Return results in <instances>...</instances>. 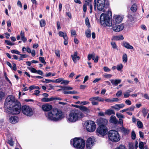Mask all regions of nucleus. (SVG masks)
Returning <instances> with one entry per match:
<instances>
[{
  "label": "nucleus",
  "instance_id": "obj_1",
  "mask_svg": "<svg viewBox=\"0 0 149 149\" xmlns=\"http://www.w3.org/2000/svg\"><path fill=\"white\" fill-rule=\"evenodd\" d=\"M45 115L48 120L54 121L60 120L64 117L63 112L56 110H52Z\"/></svg>",
  "mask_w": 149,
  "mask_h": 149
},
{
  "label": "nucleus",
  "instance_id": "obj_2",
  "mask_svg": "<svg viewBox=\"0 0 149 149\" xmlns=\"http://www.w3.org/2000/svg\"><path fill=\"white\" fill-rule=\"evenodd\" d=\"M84 116L82 113L79 110L74 109L72 110L70 113L68 120L71 122H74L82 118Z\"/></svg>",
  "mask_w": 149,
  "mask_h": 149
},
{
  "label": "nucleus",
  "instance_id": "obj_3",
  "mask_svg": "<svg viewBox=\"0 0 149 149\" xmlns=\"http://www.w3.org/2000/svg\"><path fill=\"white\" fill-rule=\"evenodd\" d=\"M19 103L14 96L10 95L8 96L6 99L4 107L8 110L9 109L13 108Z\"/></svg>",
  "mask_w": 149,
  "mask_h": 149
},
{
  "label": "nucleus",
  "instance_id": "obj_4",
  "mask_svg": "<svg viewBox=\"0 0 149 149\" xmlns=\"http://www.w3.org/2000/svg\"><path fill=\"white\" fill-rule=\"evenodd\" d=\"M85 141L82 139L75 138L70 140V144L77 149H83L85 146Z\"/></svg>",
  "mask_w": 149,
  "mask_h": 149
},
{
  "label": "nucleus",
  "instance_id": "obj_5",
  "mask_svg": "<svg viewBox=\"0 0 149 149\" xmlns=\"http://www.w3.org/2000/svg\"><path fill=\"white\" fill-rule=\"evenodd\" d=\"M108 136L109 139L113 142L116 143L120 139V136L118 132L114 130H109Z\"/></svg>",
  "mask_w": 149,
  "mask_h": 149
},
{
  "label": "nucleus",
  "instance_id": "obj_6",
  "mask_svg": "<svg viewBox=\"0 0 149 149\" xmlns=\"http://www.w3.org/2000/svg\"><path fill=\"white\" fill-rule=\"evenodd\" d=\"M100 22L102 24L108 26H111L112 25L109 16L104 13H102L100 16Z\"/></svg>",
  "mask_w": 149,
  "mask_h": 149
},
{
  "label": "nucleus",
  "instance_id": "obj_7",
  "mask_svg": "<svg viewBox=\"0 0 149 149\" xmlns=\"http://www.w3.org/2000/svg\"><path fill=\"white\" fill-rule=\"evenodd\" d=\"M105 0H94V10H95L96 7L97 9L100 11H104V8L105 3Z\"/></svg>",
  "mask_w": 149,
  "mask_h": 149
},
{
  "label": "nucleus",
  "instance_id": "obj_8",
  "mask_svg": "<svg viewBox=\"0 0 149 149\" xmlns=\"http://www.w3.org/2000/svg\"><path fill=\"white\" fill-rule=\"evenodd\" d=\"M22 111L24 114L28 116H31L33 114L32 109L28 106H22Z\"/></svg>",
  "mask_w": 149,
  "mask_h": 149
},
{
  "label": "nucleus",
  "instance_id": "obj_9",
  "mask_svg": "<svg viewBox=\"0 0 149 149\" xmlns=\"http://www.w3.org/2000/svg\"><path fill=\"white\" fill-rule=\"evenodd\" d=\"M21 109V105L19 102L11 109H9L7 110L8 113L13 114H19L20 112Z\"/></svg>",
  "mask_w": 149,
  "mask_h": 149
},
{
  "label": "nucleus",
  "instance_id": "obj_10",
  "mask_svg": "<svg viewBox=\"0 0 149 149\" xmlns=\"http://www.w3.org/2000/svg\"><path fill=\"white\" fill-rule=\"evenodd\" d=\"M87 130L90 132L94 131L96 128V125L94 122L89 120L88 121L86 125Z\"/></svg>",
  "mask_w": 149,
  "mask_h": 149
},
{
  "label": "nucleus",
  "instance_id": "obj_11",
  "mask_svg": "<svg viewBox=\"0 0 149 149\" xmlns=\"http://www.w3.org/2000/svg\"><path fill=\"white\" fill-rule=\"evenodd\" d=\"M107 129L104 125H100L96 131L97 133H98L101 135L104 136L107 133Z\"/></svg>",
  "mask_w": 149,
  "mask_h": 149
},
{
  "label": "nucleus",
  "instance_id": "obj_12",
  "mask_svg": "<svg viewBox=\"0 0 149 149\" xmlns=\"http://www.w3.org/2000/svg\"><path fill=\"white\" fill-rule=\"evenodd\" d=\"M117 24H115L112 23V29L116 32H119L123 29L124 28L123 24H122L120 25H117Z\"/></svg>",
  "mask_w": 149,
  "mask_h": 149
},
{
  "label": "nucleus",
  "instance_id": "obj_13",
  "mask_svg": "<svg viewBox=\"0 0 149 149\" xmlns=\"http://www.w3.org/2000/svg\"><path fill=\"white\" fill-rule=\"evenodd\" d=\"M95 139L93 137H91L88 138L86 143V148L88 149L91 148L92 147L94 143Z\"/></svg>",
  "mask_w": 149,
  "mask_h": 149
},
{
  "label": "nucleus",
  "instance_id": "obj_14",
  "mask_svg": "<svg viewBox=\"0 0 149 149\" xmlns=\"http://www.w3.org/2000/svg\"><path fill=\"white\" fill-rule=\"evenodd\" d=\"M123 18L119 15H115L113 17V24H118L121 22Z\"/></svg>",
  "mask_w": 149,
  "mask_h": 149
},
{
  "label": "nucleus",
  "instance_id": "obj_15",
  "mask_svg": "<svg viewBox=\"0 0 149 149\" xmlns=\"http://www.w3.org/2000/svg\"><path fill=\"white\" fill-rule=\"evenodd\" d=\"M52 108L51 105L49 104H44L42 105V108L44 111H49Z\"/></svg>",
  "mask_w": 149,
  "mask_h": 149
},
{
  "label": "nucleus",
  "instance_id": "obj_16",
  "mask_svg": "<svg viewBox=\"0 0 149 149\" xmlns=\"http://www.w3.org/2000/svg\"><path fill=\"white\" fill-rule=\"evenodd\" d=\"M110 123L117 124L118 123V121L116 118V117L114 116H111L110 118Z\"/></svg>",
  "mask_w": 149,
  "mask_h": 149
},
{
  "label": "nucleus",
  "instance_id": "obj_17",
  "mask_svg": "<svg viewBox=\"0 0 149 149\" xmlns=\"http://www.w3.org/2000/svg\"><path fill=\"white\" fill-rule=\"evenodd\" d=\"M77 52H74L73 55H72L71 56L72 58V60L74 63H75L77 62L76 58L78 60H79V56H77Z\"/></svg>",
  "mask_w": 149,
  "mask_h": 149
},
{
  "label": "nucleus",
  "instance_id": "obj_18",
  "mask_svg": "<svg viewBox=\"0 0 149 149\" xmlns=\"http://www.w3.org/2000/svg\"><path fill=\"white\" fill-rule=\"evenodd\" d=\"M18 118L15 116H12L9 118L10 122L12 123L15 124L17 122Z\"/></svg>",
  "mask_w": 149,
  "mask_h": 149
},
{
  "label": "nucleus",
  "instance_id": "obj_19",
  "mask_svg": "<svg viewBox=\"0 0 149 149\" xmlns=\"http://www.w3.org/2000/svg\"><path fill=\"white\" fill-rule=\"evenodd\" d=\"M89 100L90 101H94L97 100L99 101L103 102L104 101V99L101 97H92L89 99Z\"/></svg>",
  "mask_w": 149,
  "mask_h": 149
},
{
  "label": "nucleus",
  "instance_id": "obj_20",
  "mask_svg": "<svg viewBox=\"0 0 149 149\" xmlns=\"http://www.w3.org/2000/svg\"><path fill=\"white\" fill-rule=\"evenodd\" d=\"M110 81L113 85L117 86L118 84L120 83L121 81V79H111Z\"/></svg>",
  "mask_w": 149,
  "mask_h": 149
},
{
  "label": "nucleus",
  "instance_id": "obj_21",
  "mask_svg": "<svg viewBox=\"0 0 149 149\" xmlns=\"http://www.w3.org/2000/svg\"><path fill=\"white\" fill-rule=\"evenodd\" d=\"M123 46L125 47L127 49H134V48L131 45H130V44L128 42H123Z\"/></svg>",
  "mask_w": 149,
  "mask_h": 149
},
{
  "label": "nucleus",
  "instance_id": "obj_22",
  "mask_svg": "<svg viewBox=\"0 0 149 149\" xmlns=\"http://www.w3.org/2000/svg\"><path fill=\"white\" fill-rule=\"evenodd\" d=\"M124 39V38L123 35H120L118 36H113L112 38V40H123Z\"/></svg>",
  "mask_w": 149,
  "mask_h": 149
},
{
  "label": "nucleus",
  "instance_id": "obj_23",
  "mask_svg": "<svg viewBox=\"0 0 149 149\" xmlns=\"http://www.w3.org/2000/svg\"><path fill=\"white\" fill-rule=\"evenodd\" d=\"M99 121L101 124L100 125H104L105 126V125L107 124L108 123L107 120L104 118H101L99 119Z\"/></svg>",
  "mask_w": 149,
  "mask_h": 149
},
{
  "label": "nucleus",
  "instance_id": "obj_24",
  "mask_svg": "<svg viewBox=\"0 0 149 149\" xmlns=\"http://www.w3.org/2000/svg\"><path fill=\"white\" fill-rule=\"evenodd\" d=\"M121 132L125 134H127L129 133V130L122 126L120 128Z\"/></svg>",
  "mask_w": 149,
  "mask_h": 149
},
{
  "label": "nucleus",
  "instance_id": "obj_25",
  "mask_svg": "<svg viewBox=\"0 0 149 149\" xmlns=\"http://www.w3.org/2000/svg\"><path fill=\"white\" fill-rule=\"evenodd\" d=\"M80 109L81 111L85 112L86 113H88L89 112V110L85 106H81L80 107Z\"/></svg>",
  "mask_w": 149,
  "mask_h": 149
},
{
  "label": "nucleus",
  "instance_id": "obj_26",
  "mask_svg": "<svg viewBox=\"0 0 149 149\" xmlns=\"http://www.w3.org/2000/svg\"><path fill=\"white\" fill-rule=\"evenodd\" d=\"M105 114L108 115H111L112 114H115V112L114 110L112 109H109L105 111Z\"/></svg>",
  "mask_w": 149,
  "mask_h": 149
},
{
  "label": "nucleus",
  "instance_id": "obj_27",
  "mask_svg": "<svg viewBox=\"0 0 149 149\" xmlns=\"http://www.w3.org/2000/svg\"><path fill=\"white\" fill-rule=\"evenodd\" d=\"M86 1L88 3V7L90 9V13H91L92 10V6L91 3V0H86Z\"/></svg>",
  "mask_w": 149,
  "mask_h": 149
},
{
  "label": "nucleus",
  "instance_id": "obj_28",
  "mask_svg": "<svg viewBox=\"0 0 149 149\" xmlns=\"http://www.w3.org/2000/svg\"><path fill=\"white\" fill-rule=\"evenodd\" d=\"M86 36L88 38H90L91 37V31L90 29H87L85 32Z\"/></svg>",
  "mask_w": 149,
  "mask_h": 149
},
{
  "label": "nucleus",
  "instance_id": "obj_29",
  "mask_svg": "<svg viewBox=\"0 0 149 149\" xmlns=\"http://www.w3.org/2000/svg\"><path fill=\"white\" fill-rule=\"evenodd\" d=\"M123 61L124 63H126L127 61V57L126 54H124L122 57Z\"/></svg>",
  "mask_w": 149,
  "mask_h": 149
},
{
  "label": "nucleus",
  "instance_id": "obj_30",
  "mask_svg": "<svg viewBox=\"0 0 149 149\" xmlns=\"http://www.w3.org/2000/svg\"><path fill=\"white\" fill-rule=\"evenodd\" d=\"M41 100L42 102H48L52 101V97L50 98L48 97H43V98Z\"/></svg>",
  "mask_w": 149,
  "mask_h": 149
},
{
  "label": "nucleus",
  "instance_id": "obj_31",
  "mask_svg": "<svg viewBox=\"0 0 149 149\" xmlns=\"http://www.w3.org/2000/svg\"><path fill=\"white\" fill-rule=\"evenodd\" d=\"M77 92L76 91H64L63 93L65 94H75L77 93Z\"/></svg>",
  "mask_w": 149,
  "mask_h": 149
},
{
  "label": "nucleus",
  "instance_id": "obj_32",
  "mask_svg": "<svg viewBox=\"0 0 149 149\" xmlns=\"http://www.w3.org/2000/svg\"><path fill=\"white\" fill-rule=\"evenodd\" d=\"M142 113L143 114V115L144 117H145L148 112V110L145 108H143L142 111Z\"/></svg>",
  "mask_w": 149,
  "mask_h": 149
},
{
  "label": "nucleus",
  "instance_id": "obj_33",
  "mask_svg": "<svg viewBox=\"0 0 149 149\" xmlns=\"http://www.w3.org/2000/svg\"><path fill=\"white\" fill-rule=\"evenodd\" d=\"M137 6L135 4H134L133 5H132V6L131 8V10L133 12H136L137 10Z\"/></svg>",
  "mask_w": 149,
  "mask_h": 149
},
{
  "label": "nucleus",
  "instance_id": "obj_34",
  "mask_svg": "<svg viewBox=\"0 0 149 149\" xmlns=\"http://www.w3.org/2000/svg\"><path fill=\"white\" fill-rule=\"evenodd\" d=\"M137 126L139 128H141L143 125L142 123L140 121H138L137 123Z\"/></svg>",
  "mask_w": 149,
  "mask_h": 149
},
{
  "label": "nucleus",
  "instance_id": "obj_35",
  "mask_svg": "<svg viewBox=\"0 0 149 149\" xmlns=\"http://www.w3.org/2000/svg\"><path fill=\"white\" fill-rule=\"evenodd\" d=\"M58 34L60 36L63 37V38L66 37H68L66 33H65L61 31L59 32Z\"/></svg>",
  "mask_w": 149,
  "mask_h": 149
},
{
  "label": "nucleus",
  "instance_id": "obj_36",
  "mask_svg": "<svg viewBox=\"0 0 149 149\" xmlns=\"http://www.w3.org/2000/svg\"><path fill=\"white\" fill-rule=\"evenodd\" d=\"M7 142L11 146H13L14 145L13 141V139L11 138L8 139Z\"/></svg>",
  "mask_w": 149,
  "mask_h": 149
},
{
  "label": "nucleus",
  "instance_id": "obj_37",
  "mask_svg": "<svg viewBox=\"0 0 149 149\" xmlns=\"http://www.w3.org/2000/svg\"><path fill=\"white\" fill-rule=\"evenodd\" d=\"M85 3L84 4L83 6V11L84 12H86L87 10L86 7L88 6V3L86 1H85Z\"/></svg>",
  "mask_w": 149,
  "mask_h": 149
},
{
  "label": "nucleus",
  "instance_id": "obj_38",
  "mask_svg": "<svg viewBox=\"0 0 149 149\" xmlns=\"http://www.w3.org/2000/svg\"><path fill=\"white\" fill-rule=\"evenodd\" d=\"M111 45L112 46V48L113 49H116L117 50V47L116 45L115 42H111Z\"/></svg>",
  "mask_w": 149,
  "mask_h": 149
},
{
  "label": "nucleus",
  "instance_id": "obj_39",
  "mask_svg": "<svg viewBox=\"0 0 149 149\" xmlns=\"http://www.w3.org/2000/svg\"><path fill=\"white\" fill-rule=\"evenodd\" d=\"M45 25V22L44 19H42L40 21V26L41 27H43Z\"/></svg>",
  "mask_w": 149,
  "mask_h": 149
},
{
  "label": "nucleus",
  "instance_id": "obj_40",
  "mask_svg": "<svg viewBox=\"0 0 149 149\" xmlns=\"http://www.w3.org/2000/svg\"><path fill=\"white\" fill-rule=\"evenodd\" d=\"M123 68V64L121 63L118 65L116 66V69L118 71L121 70Z\"/></svg>",
  "mask_w": 149,
  "mask_h": 149
},
{
  "label": "nucleus",
  "instance_id": "obj_41",
  "mask_svg": "<svg viewBox=\"0 0 149 149\" xmlns=\"http://www.w3.org/2000/svg\"><path fill=\"white\" fill-rule=\"evenodd\" d=\"M19 55L20 56V57L19 58L20 60H22L23 58H26L27 57V55L25 54H20Z\"/></svg>",
  "mask_w": 149,
  "mask_h": 149
},
{
  "label": "nucleus",
  "instance_id": "obj_42",
  "mask_svg": "<svg viewBox=\"0 0 149 149\" xmlns=\"http://www.w3.org/2000/svg\"><path fill=\"white\" fill-rule=\"evenodd\" d=\"M85 23L87 26L88 27H90V25L89 21V19L88 17H86L85 19Z\"/></svg>",
  "mask_w": 149,
  "mask_h": 149
},
{
  "label": "nucleus",
  "instance_id": "obj_43",
  "mask_svg": "<svg viewBox=\"0 0 149 149\" xmlns=\"http://www.w3.org/2000/svg\"><path fill=\"white\" fill-rule=\"evenodd\" d=\"M139 146L140 149H143L144 144L143 142L142 141L140 142L139 143Z\"/></svg>",
  "mask_w": 149,
  "mask_h": 149
},
{
  "label": "nucleus",
  "instance_id": "obj_44",
  "mask_svg": "<svg viewBox=\"0 0 149 149\" xmlns=\"http://www.w3.org/2000/svg\"><path fill=\"white\" fill-rule=\"evenodd\" d=\"M5 43L8 45H13L15 44V43L11 42L10 41L8 40H5Z\"/></svg>",
  "mask_w": 149,
  "mask_h": 149
},
{
  "label": "nucleus",
  "instance_id": "obj_45",
  "mask_svg": "<svg viewBox=\"0 0 149 149\" xmlns=\"http://www.w3.org/2000/svg\"><path fill=\"white\" fill-rule=\"evenodd\" d=\"M134 144L132 143H129L128 144L129 149H134Z\"/></svg>",
  "mask_w": 149,
  "mask_h": 149
},
{
  "label": "nucleus",
  "instance_id": "obj_46",
  "mask_svg": "<svg viewBox=\"0 0 149 149\" xmlns=\"http://www.w3.org/2000/svg\"><path fill=\"white\" fill-rule=\"evenodd\" d=\"M103 76L105 78H110L111 77L112 75L111 74H103Z\"/></svg>",
  "mask_w": 149,
  "mask_h": 149
},
{
  "label": "nucleus",
  "instance_id": "obj_47",
  "mask_svg": "<svg viewBox=\"0 0 149 149\" xmlns=\"http://www.w3.org/2000/svg\"><path fill=\"white\" fill-rule=\"evenodd\" d=\"M117 117L119 119L124 118V116L121 113H117L116 114Z\"/></svg>",
  "mask_w": 149,
  "mask_h": 149
},
{
  "label": "nucleus",
  "instance_id": "obj_48",
  "mask_svg": "<svg viewBox=\"0 0 149 149\" xmlns=\"http://www.w3.org/2000/svg\"><path fill=\"white\" fill-rule=\"evenodd\" d=\"M39 60L42 63H43L45 65L46 64V63L43 57H39Z\"/></svg>",
  "mask_w": 149,
  "mask_h": 149
},
{
  "label": "nucleus",
  "instance_id": "obj_49",
  "mask_svg": "<svg viewBox=\"0 0 149 149\" xmlns=\"http://www.w3.org/2000/svg\"><path fill=\"white\" fill-rule=\"evenodd\" d=\"M29 69L31 70V72L32 73H36L37 72V70L34 68L29 67Z\"/></svg>",
  "mask_w": 149,
  "mask_h": 149
},
{
  "label": "nucleus",
  "instance_id": "obj_50",
  "mask_svg": "<svg viewBox=\"0 0 149 149\" xmlns=\"http://www.w3.org/2000/svg\"><path fill=\"white\" fill-rule=\"evenodd\" d=\"M132 138L133 139H135L136 138V134L134 131H132Z\"/></svg>",
  "mask_w": 149,
  "mask_h": 149
},
{
  "label": "nucleus",
  "instance_id": "obj_51",
  "mask_svg": "<svg viewBox=\"0 0 149 149\" xmlns=\"http://www.w3.org/2000/svg\"><path fill=\"white\" fill-rule=\"evenodd\" d=\"M5 93L4 92H0V100H1L4 97Z\"/></svg>",
  "mask_w": 149,
  "mask_h": 149
},
{
  "label": "nucleus",
  "instance_id": "obj_52",
  "mask_svg": "<svg viewBox=\"0 0 149 149\" xmlns=\"http://www.w3.org/2000/svg\"><path fill=\"white\" fill-rule=\"evenodd\" d=\"M122 94V92L120 90L118 91L116 94V96L117 97H120Z\"/></svg>",
  "mask_w": 149,
  "mask_h": 149
},
{
  "label": "nucleus",
  "instance_id": "obj_53",
  "mask_svg": "<svg viewBox=\"0 0 149 149\" xmlns=\"http://www.w3.org/2000/svg\"><path fill=\"white\" fill-rule=\"evenodd\" d=\"M52 101L53 100H62V99L61 98H59V97H52Z\"/></svg>",
  "mask_w": 149,
  "mask_h": 149
},
{
  "label": "nucleus",
  "instance_id": "obj_54",
  "mask_svg": "<svg viewBox=\"0 0 149 149\" xmlns=\"http://www.w3.org/2000/svg\"><path fill=\"white\" fill-rule=\"evenodd\" d=\"M111 108L112 109H114L118 111L119 110L118 104H116L113 106H111Z\"/></svg>",
  "mask_w": 149,
  "mask_h": 149
},
{
  "label": "nucleus",
  "instance_id": "obj_55",
  "mask_svg": "<svg viewBox=\"0 0 149 149\" xmlns=\"http://www.w3.org/2000/svg\"><path fill=\"white\" fill-rule=\"evenodd\" d=\"M115 149H125V146L123 145H120Z\"/></svg>",
  "mask_w": 149,
  "mask_h": 149
},
{
  "label": "nucleus",
  "instance_id": "obj_56",
  "mask_svg": "<svg viewBox=\"0 0 149 149\" xmlns=\"http://www.w3.org/2000/svg\"><path fill=\"white\" fill-rule=\"evenodd\" d=\"M118 108H119V110L121 108H123L125 106V105L123 103L120 104H118Z\"/></svg>",
  "mask_w": 149,
  "mask_h": 149
},
{
  "label": "nucleus",
  "instance_id": "obj_57",
  "mask_svg": "<svg viewBox=\"0 0 149 149\" xmlns=\"http://www.w3.org/2000/svg\"><path fill=\"white\" fill-rule=\"evenodd\" d=\"M55 54L58 57H60L59 51L58 50H55Z\"/></svg>",
  "mask_w": 149,
  "mask_h": 149
},
{
  "label": "nucleus",
  "instance_id": "obj_58",
  "mask_svg": "<svg viewBox=\"0 0 149 149\" xmlns=\"http://www.w3.org/2000/svg\"><path fill=\"white\" fill-rule=\"evenodd\" d=\"M63 39H64V44L65 45H66L68 43V37H65Z\"/></svg>",
  "mask_w": 149,
  "mask_h": 149
},
{
  "label": "nucleus",
  "instance_id": "obj_59",
  "mask_svg": "<svg viewBox=\"0 0 149 149\" xmlns=\"http://www.w3.org/2000/svg\"><path fill=\"white\" fill-rule=\"evenodd\" d=\"M135 108V107L134 106H132L128 108L129 111H133Z\"/></svg>",
  "mask_w": 149,
  "mask_h": 149
},
{
  "label": "nucleus",
  "instance_id": "obj_60",
  "mask_svg": "<svg viewBox=\"0 0 149 149\" xmlns=\"http://www.w3.org/2000/svg\"><path fill=\"white\" fill-rule=\"evenodd\" d=\"M11 52L13 54H16L18 55L20 54L19 52L17 50H12L11 51Z\"/></svg>",
  "mask_w": 149,
  "mask_h": 149
},
{
  "label": "nucleus",
  "instance_id": "obj_61",
  "mask_svg": "<svg viewBox=\"0 0 149 149\" xmlns=\"http://www.w3.org/2000/svg\"><path fill=\"white\" fill-rule=\"evenodd\" d=\"M103 69L105 72H107L111 71V70L107 67H104Z\"/></svg>",
  "mask_w": 149,
  "mask_h": 149
},
{
  "label": "nucleus",
  "instance_id": "obj_62",
  "mask_svg": "<svg viewBox=\"0 0 149 149\" xmlns=\"http://www.w3.org/2000/svg\"><path fill=\"white\" fill-rule=\"evenodd\" d=\"M125 103L127 105H130L131 104V102L129 100H126L125 102Z\"/></svg>",
  "mask_w": 149,
  "mask_h": 149
},
{
  "label": "nucleus",
  "instance_id": "obj_63",
  "mask_svg": "<svg viewBox=\"0 0 149 149\" xmlns=\"http://www.w3.org/2000/svg\"><path fill=\"white\" fill-rule=\"evenodd\" d=\"M62 81L63 79L62 78H59L57 79L54 81V82L56 83H59L61 81Z\"/></svg>",
  "mask_w": 149,
  "mask_h": 149
},
{
  "label": "nucleus",
  "instance_id": "obj_64",
  "mask_svg": "<svg viewBox=\"0 0 149 149\" xmlns=\"http://www.w3.org/2000/svg\"><path fill=\"white\" fill-rule=\"evenodd\" d=\"M72 36H76V31L74 30H72L71 31Z\"/></svg>",
  "mask_w": 149,
  "mask_h": 149
}]
</instances>
